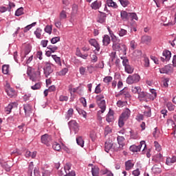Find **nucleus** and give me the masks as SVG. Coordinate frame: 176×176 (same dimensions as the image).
I'll return each instance as SVG.
<instances>
[{
  "instance_id": "nucleus-60",
  "label": "nucleus",
  "mask_w": 176,
  "mask_h": 176,
  "mask_svg": "<svg viewBox=\"0 0 176 176\" xmlns=\"http://www.w3.org/2000/svg\"><path fill=\"white\" fill-rule=\"evenodd\" d=\"M63 1V8L65 9V10H68V8H67V6H69V0H62Z\"/></svg>"
},
{
  "instance_id": "nucleus-23",
  "label": "nucleus",
  "mask_w": 176,
  "mask_h": 176,
  "mask_svg": "<svg viewBox=\"0 0 176 176\" xmlns=\"http://www.w3.org/2000/svg\"><path fill=\"white\" fill-rule=\"evenodd\" d=\"M120 54H123V56H126L127 54V47L124 44H121V47L118 50Z\"/></svg>"
},
{
  "instance_id": "nucleus-7",
  "label": "nucleus",
  "mask_w": 176,
  "mask_h": 176,
  "mask_svg": "<svg viewBox=\"0 0 176 176\" xmlns=\"http://www.w3.org/2000/svg\"><path fill=\"white\" fill-rule=\"evenodd\" d=\"M162 56L163 57L160 58L162 63H164L166 61H170V58H171V52L168 50H164L162 53Z\"/></svg>"
},
{
  "instance_id": "nucleus-26",
  "label": "nucleus",
  "mask_w": 176,
  "mask_h": 176,
  "mask_svg": "<svg viewBox=\"0 0 176 176\" xmlns=\"http://www.w3.org/2000/svg\"><path fill=\"white\" fill-rule=\"evenodd\" d=\"M144 108L145 111H143L144 116H146L147 118H151V116H152L151 107H149L148 106H144Z\"/></svg>"
},
{
  "instance_id": "nucleus-64",
  "label": "nucleus",
  "mask_w": 176,
  "mask_h": 176,
  "mask_svg": "<svg viewBox=\"0 0 176 176\" xmlns=\"http://www.w3.org/2000/svg\"><path fill=\"white\" fill-rule=\"evenodd\" d=\"M62 175H64V176H75V175H76V173H75V171H74V170H70V171H69L67 173H62Z\"/></svg>"
},
{
  "instance_id": "nucleus-53",
  "label": "nucleus",
  "mask_w": 176,
  "mask_h": 176,
  "mask_svg": "<svg viewBox=\"0 0 176 176\" xmlns=\"http://www.w3.org/2000/svg\"><path fill=\"white\" fill-rule=\"evenodd\" d=\"M150 93H151V97L150 98L151 100H155L156 97H157V93L153 89H150Z\"/></svg>"
},
{
  "instance_id": "nucleus-19",
  "label": "nucleus",
  "mask_w": 176,
  "mask_h": 176,
  "mask_svg": "<svg viewBox=\"0 0 176 176\" xmlns=\"http://www.w3.org/2000/svg\"><path fill=\"white\" fill-rule=\"evenodd\" d=\"M152 171L154 174H160L162 173V166L155 164L152 168Z\"/></svg>"
},
{
  "instance_id": "nucleus-30",
  "label": "nucleus",
  "mask_w": 176,
  "mask_h": 176,
  "mask_svg": "<svg viewBox=\"0 0 176 176\" xmlns=\"http://www.w3.org/2000/svg\"><path fill=\"white\" fill-rule=\"evenodd\" d=\"M30 76V80H32V82H36L37 80H39V76L37 75L36 73H33L32 74H28Z\"/></svg>"
},
{
  "instance_id": "nucleus-32",
  "label": "nucleus",
  "mask_w": 176,
  "mask_h": 176,
  "mask_svg": "<svg viewBox=\"0 0 176 176\" xmlns=\"http://www.w3.org/2000/svg\"><path fill=\"white\" fill-rule=\"evenodd\" d=\"M25 156V157H32V159H35V157H36V151H34L32 153H31V151H26Z\"/></svg>"
},
{
  "instance_id": "nucleus-1",
  "label": "nucleus",
  "mask_w": 176,
  "mask_h": 176,
  "mask_svg": "<svg viewBox=\"0 0 176 176\" xmlns=\"http://www.w3.org/2000/svg\"><path fill=\"white\" fill-rule=\"evenodd\" d=\"M141 80V76L138 74L129 75L126 78V83L128 85H133L134 83H138Z\"/></svg>"
},
{
  "instance_id": "nucleus-38",
  "label": "nucleus",
  "mask_w": 176,
  "mask_h": 176,
  "mask_svg": "<svg viewBox=\"0 0 176 176\" xmlns=\"http://www.w3.org/2000/svg\"><path fill=\"white\" fill-rule=\"evenodd\" d=\"M153 159H154V160H155V162L157 163H160V162H163V160H164L163 155H162V153H159V154L156 155Z\"/></svg>"
},
{
  "instance_id": "nucleus-31",
  "label": "nucleus",
  "mask_w": 176,
  "mask_h": 176,
  "mask_svg": "<svg viewBox=\"0 0 176 176\" xmlns=\"http://www.w3.org/2000/svg\"><path fill=\"white\" fill-rule=\"evenodd\" d=\"M91 174L93 176L100 175V168L98 166H94L91 168Z\"/></svg>"
},
{
  "instance_id": "nucleus-46",
  "label": "nucleus",
  "mask_w": 176,
  "mask_h": 176,
  "mask_svg": "<svg viewBox=\"0 0 176 176\" xmlns=\"http://www.w3.org/2000/svg\"><path fill=\"white\" fill-rule=\"evenodd\" d=\"M125 72L127 74H133L134 72V68L131 67L130 65L124 67Z\"/></svg>"
},
{
  "instance_id": "nucleus-50",
  "label": "nucleus",
  "mask_w": 176,
  "mask_h": 176,
  "mask_svg": "<svg viewBox=\"0 0 176 176\" xmlns=\"http://www.w3.org/2000/svg\"><path fill=\"white\" fill-rule=\"evenodd\" d=\"M2 72L4 74V75H8L9 74V65H3Z\"/></svg>"
},
{
  "instance_id": "nucleus-27",
  "label": "nucleus",
  "mask_w": 176,
  "mask_h": 176,
  "mask_svg": "<svg viewBox=\"0 0 176 176\" xmlns=\"http://www.w3.org/2000/svg\"><path fill=\"white\" fill-rule=\"evenodd\" d=\"M106 3L109 8H113V9H118V4L113 1V0H107Z\"/></svg>"
},
{
  "instance_id": "nucleus-10",
  "label": "nucleus",
  "mask_w": 176,
  "mask_h": 176,
  "mask_svg": "<svg viewBox=\"0 0 176 176\" xmlns=\"http://www.w3.org/2000/svg\"><path fill=\"white\" fill-rule=\"evenodd\" d=\"M98 105L99 108L101 109L99 111V112H101V113H104V112H105V110L107 109V104L105 103V100H102L98 102Z\"/></svg>"
},
{
  "instance_id": "nucleus-51",
  "label": "nucleus",
  "mask_w": 176,
  "mask_h": 176,
  "mask_svg": "<svg viewBox=\"0 0 176 176\" xmlns=\"http://www.w3.org/2000/svg\"><path fill=\"white\" fill-rule=\"evenodd\" d=\"M118 34L119 35V36H126V34H127V30L123 29V28H120L118 32Z\"/></svg>"
},
{
  "instance_id": "nucleus-45",
  "label": "nucleus",
  "mask_w": 176,
  "mask_h": 176,
  "mask_svg": "<svg viewBox=\"0 0 176 176\" xmlns=\"http://www.w3.org/2000/svg\"><path fill=\"white\" fill-rule=\"evenodd\" d=\"M8 97H14V96H16V91H14V89H13L12 88H11L10 89H8V91H6Z\"/></svg>"
},
{
  "instance_id": "nucleus-6",
  "label": "nucleus",
  "mask_w": 176,
  "mask_h": 176,
  "mask_svg": "<svg viewBox=\"0 0 176 176\" xmlns=\"http://www.w3.org/2000/svg\"><path fill=\"white\" fill-rule=\"evenodd\" d=\"M41 141L42 144H44V145L50 146V144H52V135L45 133L41 135Z\"/></svg>"
},
{
  "instance_id": "nucleus-29",
  "label": "nucleus",
  "mask_w": 176,
  "mask_h": 176,
  "mask_svg": "<svg viewBox=\"0 0 176 176\" xmlns=\"http://www.w3.org/2000/svg\"><path fill=\"white\" fill-rule=\"evenodd\" d=\"M161 136H162V133H160V130H159V129H157V127H155L153 132V137H154V138L157 139V138H160V137H161Z\"/></svg>"
},
{
  "instance_id": "nucleus-20",
  "label": "nucleus",
  "mask_w": 176,
  "mask_h": 176,
  "mask_svg": "<svg viewBox=\"0 0 176 176\" xmlns=\"http://www.w3.org/2000/svg\"><path fill=\"white\" fill-rule=\"evenodd\" d=\"M105 20H107V14H105V12H101L97 21L98 23H100V24H102L105 23Z\"/></svg>"
},
{
  "instance_id": "nucleus-39",
  "label": "nucleus",
  "mask_w": 176,
  "mask_h": 176,
  "mask_svg": "<svg viewBox=\"0 0 176 176\" xmlns=\"http://www.w3.org/2000/svg\"><path fill=\"white\" fill-rule=\"evenodd\" d=\"M52 58L54 60L55 63L58 64V65L61 67V58L60 57L57 56V55H52Z\"/></svg>"
},
{
  "instance_id": "nucleus-12",
  "label": "nucleus",
  "mask_w": 176,
  "mask_h": 176,
  "mask_svg": "<svg viewBox=\"0 0 176 176\" xmlns=\"http://www.w3.org/2000/svg\"><path fill=\"white\" fill-rule=\"evenodd\" d=\"M13 108H17V103L16 102H11L10 103L6 108L5 111L6 112L9 114L10 112H12V109Z\"/></svg>"
},
{
  "instance_id": "nucleus-34",
  "label": "nucleus",
  "mask_w": 176,
  "mask_h": 176,
  "mask_svg": "<svg viewBox=\"0 0 176 176\" xmlns=\"http://www.w3.org/2000/svg\"><path fill=\"white\" fill-rule=\"evenodd\" d=\"M71 171V164H66L64 166V168L61 170V173H64V174H67Z\"/></svg>"
},
{
  "instance_id": "nucleus-58",
  "label": "nucleus",
  "mask_w": 176,
  "mask_h": 176,
  "mask_svg": "<svg viewBox=\"0 0 176 176\" xmlns=\"http://www.w3.org/2000/svg\"><path fill=\"white\" fill-rule=\"evenodd\" d=\"M47 48L49 49L51 53H54V52L58 49L56 45H48Z\"/></svg>"
},
{
  "instance_id": "nucleus-14",
  "label": "nucleus",
  "mask_w": 176,
  "mask_h": 176,
  "mask_svg": "<svg viewBox=\"0 0 176 176\" xmlns=\"http://www.w3.org/2000/svg\"><path fill=\"white\" fill-rule=\"evenodd\" d=\"M130 16V12H127L126 11L122 10L120 12V16L123 21H129V17Z\"/></svg>"
},
{
  "instance_id": "nucleus-63",
  "label": "nucleus",
  "mask_w": 176,
  "mask_h": 176,
  "mask_svg": "<svg viewBox=\"0 0 176 176\" xmlns=\"http://www.w3.org/2000/svg\"><path fill=\"white\" fill-rule=\"evenodd\" d=\"M32 90H39L41 89L40 82H36L34 85L31 87Z\"/></svg>"
},
{
  "instance_id": "nucleus-47",
  "label": "nucleus",
  "mask_w": 176,
  "mask_h": 176,
  "mask_svg": "<svg viewBox=\"0 0 176 176\" xmlns=\"http://www.w3.org/2000/svg\"><path fill=\"white\" fill-rule=\"evenodd\" d=\"M127 120L126 118L120 116L118 120V126L119 127H123L124 126V122Z\"/></svg>"
},
{
  "instance_id": "nucleus-54",
  "label": "nucleus",
  "mask_w": 176,
  "mask_h": 176,
  "mask_svg": "<svg viewBox=\"0 0 176 176\" xmlns=\"http://www.w3.org/2000/svg\"><path fill=\"white\" fill-rule=\"evenodd\" d=\"M126 105H127L126 101L118 100L117 102V106L119 107L120 108H123V107H126Z\"/></svg>"
},
{
  "instance_id": "nucleus-57",
  "label": "nucleus",
  "mask_w": 176,
  "mask_h": 176,
  "mask_svg": "<svg viewBox=\"0 0 176 176\" xmlns=\"http://www.w3.org/2000/svg\"><path fill=\"white\" fill-rule=\"evenodd\" d=\"M167 124L168 126H172L173 129H174V130H175V129H176L175 122H174V121L173 120H171V119L167 120Z\"/></svg>"
},
{
  "instance_id": "nucleus-2",
  "label": "nucleus",
  "mask_w": 176,
  "mask_h": 176,
  "mask_svg": "<svg viewBox=\"0 0 176 176\" xmlns=\"http://www.w3.org/2000/svg\"><path fill=\"white\" fill-rule=\"evenodd\" d=\"M44 64V74L45 75V78H48L50 74H53V68H52L53 64L50 63V62H45Z\"/></svg>"
},
{
  "instance_id": "nucleus-35",
  "label": "nucleus",
  "mask_w": 176,
  "mask_h": 176,
  "mask_svg": "<svg viewBox=\"0 0 176 176\" xmlns=\"http://www.w3.org/2000/svg\"><path fill=\"white\" fill-rule=\"evenodd\" d=\"M76 143L81 146V148L85 146V140H83V138L81 136L76 138Z\"/></svg>"
},
{
  "instance_id": "nucleus-8",
  "label": "nucleus",
  "mask_w": 176,
  "mask_h": 176,
  "mask_svg": "<svg viewBox=\"0 0 176 176\" xmlns=\"http://www.w3.org/2000/svg\"><path fill=\"white\" fill-rule=\"evenodd\" d=\"M89 45H91V46H93L94 47H95V50H96V52H100V50L101 48L97 40H96L95 38H90L89 40Z\"/></svg>"
},
{
  "instance_id": "nucleus-36",
  "label": "nucleus",
  "mask_w": 176,
  "mask_h": 176,
  "mask_svg": "<svg viewBox=\"0 0 176 176\" xmlns=\"http://www.w3.org/2000/svg\"><path fill=\"white\" fill-rule=\"evenodd\" d=\"M129 20L133 21L135 20L136 21H138V16H137V14L135 12H129Z\"/></svg>"
},
{
  "instance_id": "nucleus-61",
  "label": "nucleus",
  "mask_w": 176,
  "mask_h": 176,
  "mask_svg": "<svg viewBox=\"0 0 176 176\" xmlns=\"http://www.w3.org/2000/svg\"><path fill=\"white\" fill-rule=\"evenodd\" d=\"M54 24L56 28H61V19H55Z\"/></svg>"
},
{
  "instance_id": "nucleus-49",
  "label": "nucleus",
  "mask_w": 176,
  "mask_h": 176,
  "mask_svg": "<svg viewBox=\"0 0 176 176\" xmlns=\"http://www.w3.org/2000/svg\"><path fill=\"white\" fill-rule=\"evenodd\" d=\"M131 91H132V93H133V94H138L141 92V87H132Z\"/></svg>"
},
{
  "instance_id": "nucleus-3",
  "label": "nucleus",
  "mask_w": 176,
  "mask_h": 176,
  "mask_svg": "<svg viewBox=\"0 0 176 176\" xmlns=\"http://www.w3.org/2000/svg\"><path fill=\"white\" fill-rule=\"evenodd\" d=\"M68 126L70 129V131H74L75 134H78L79 132V124L74 120H72L68 122Z\"/></svg>"
},
{
  "instance_id": "nucleus-17",
  "label": "nucleus",
  "mask_w": 176,
  "mask_h": 176,
  "mask_svg": "<svg viewBox=\"0 0 176 176\" xmlns=\"http://www.w3.org/2000/svg\"><path fill=\"white\" fill-rule=\"evenodd\" d=\"M112 146H113V143L112 141H107L104 144V151L107 153L109 152V150L112 148Z\"/></svg>"
},
{
  "instance_id": "nucleus-11",
  "label": "nucleus",
  "mask_w": 176,
  "mask_h": 176,
  "mask_svg": "<svg viewBox=\"0 0 176 176\" xmlns=\"http://www.w3.org/2000/svg\"><path fill=\"white\" fill-rule=\"evenodd\" d=\"M23 109L26 116H30L32 113V107L29 104H23Z\"/></svg>"
},
{
  "instance_id": "nucleus-9",
  "label": "nucleus",
  "mask_w": 176,
  "mask_h": 176,
  "mask_svg": "<svg viewBox=\"0 0 176 176\" xmlns=\"http://www.w3.org/2000/svg\"><path fill=\"white\" fill-rule=\"evenodd\" d=\"M160 74H170L173 72V66L171 65H167L164 67L160 69Z\"/></svg>"
},
{
  "instance_id": "nucleus-62",
  "label": "nucleus",
  "mask_w": 176,
  "mask_h": 176,
  "mask_svg": "<svg viewBox=\"0 0 176 176\" xmlns=\"http://www.w3.org/2000/svg\"><path fill=\"white\" fill-rule=\"evenodd\" d=\"M132 140H138V133L130 131Z\"/></svg>"
},
{
  "instance_id": "nucleus-16",
  "label": "nucleus",
  "mask_w": 176,
  "mask_h": 176,
  "mask_svg": "<svg viewBox=\"0 0 176 176\" xmlns=\"http://www.w3.org/2000/svg\"><path fill=\"white\" fill-rule=\"evenodd\" d=\"M101 5H102L101 1H95L91 4V8L94 10H97L101 8Z\"/></svg>"
},
{
  "instance_id": "nucleus-13",
  "label": "nucleus",
  "mask_w": 176,
  "mask_h": 176,
  "mask_svg": "<svg viewBox=\"0 0 176 176\" xmlns=\"http://www.w3.org/2000/svg\"><path fill=\"white\" fill-rule=\"evenodd\" d=\"M174 163H176V156L168 157L166 160V166H173Z\"/></svg>"
},
{
  "instance_id": "nucleus-52",
  "label": "nucleus",
  "mask_w": 176,
  "mask_h": 176,
  "mask_svg": "<svg viewBox=\"0 0 176 176\" xmlns=\"http://www.w3.org/2000/svg\"><path fill=\"white\" fill-rule=\"evenodd\" d=\"M113 78H112V76H105L103 79V82L104 83H106L107 85H109L110 82H112V80Z\"/></svg>"
},
{
  "instance_id": "nucleus-37",
  "label": "nucleus",
  "mask_w": 176,
  "mask_h": 176,
  "mask_svg": "<svg viewBox=\"0 0 176 176\" xmlns=\"http://www.w3.org/2000/svg\"><path fill=\"white\" fill-rule=\"evenodd\" d=\"M33 170H34V162H31L28 166V176H32Z\"/></svg>"
},
{
  "instance_id": "nucleus-18",
  "label": "nucleus",
  "mask_w": 176,
  "mask_h": 176,
  "mask_svg": "<svg viewBox=\"0 0 176 176\" xmlns=\"http://www.w3.org/2000/svg\"><path fill=\"white\" fill-rule=\"evenodd\" d=\"M142 42L145 43V45H149L152 42V37L151 36H143L142 37Z\"/></svg>"
},
{
  "instance_id": "nucleus-24",
  "label": "nucleus",
  "mask_w": 176,
  "mask_h": 176,
  "mask_svg": "<svg viewBox=\"0 0 176 176\" xmlns=\"http://www.w3.org/2000/svg\"><path fill=\"white\" fill-rule=\"evenodd\" d=\"M120 54H123V56H126L127 54V47L124 44H121V47L118 50Z\"/></svg>"
},
{
  "instance_id": "nucleus-44",
  "label": "nucleus",
  "mask_w": 176,
  "mask_h": 176,
  "mask_svg": "<svg viewBox=\"0 0 176 176\" xmlns=\"http://www.w3.org/2000/svg\"><path fill=\"white\" fill-rule=\"evenodd\" d=\"M121 60H122V65L125 67H127V65H130V63L129 62V60L125 56H120Z\"/></svg>"
},
{
  "instance_id": "nucleus-48",
  "label": "nucleus",
  "mask_w": 176,
  "mask_h": 176,
  "mask_svg": "<svg viewBox=\"0 0 176 176\" xmlns=\"http://www.w3.org/2000/svg\"><path fill=\"white\" fill-rule=\"evenodd\" d=\"M67 73H68V68L65 67L62 70L58 72L57 74L59 76H64L67 75Z\"/></svg>"
},
{
  "instance_id": "nucleus-25",
  "label": "nucleus",
  "mask_w": 176,
  "mask_h": 176,
  "mask_svg": "<svg viewBox=\"0 0 176 176\" xmlns=\"http://www.w3.org/2000/svg\"><path fill=\"white\" fill-rule=\"evenodd\" d=\"M72 116H74V109L70 108L68 109V111L65 113L66 120H69V119H71Z\"/></svg>"
},
{
  "instance_id": "nucleus-59",
  "label": "nucleus",
  "mask_w": 176,
  "mask_h": 176,
  "mask_svg": "<svg viewBox=\"0 0 176 176\" xmlns=\"http://www.w3.org/2000/svg\"><path fill=\"white\" fill-rule=\"evenodd\" d=\"M166 107L168 109V111H173L174 109H175V105L173 104L171 102H168L166 104Z\"/></svg>"
},
{
  "instance_id": "nucleus-21",
  "label": "nucleus",
  "mask_w": 176,
  "mask_h": 176,
  "mask_svg": "<svg viewBox=\"0 0 176 176\" xmlns=\"http://www.w3.org/2000/svg\"><path fill=\"white\" fill-rule=\"evenodd\" d=\"M102 43L104 46H108V45L111 43V38L109 36H108V34L104 35L102 38Z\"/></svg>"
},
{
  "instance_id": "nucleus-15",
  "label": "nucleus",
  "mask_w": 176,
  "mask_h": 176,
  "mask_svg": "<svg viewBox=\"0 0 176 176\" xmlns=\"http://www.w3.org/2000/svg\"><path fill=\"white\" fill-rule=\"evenodd\" d=\"M133 167H134V162H133V160H129L125 162V170L126 171H130Z\"/></svg>"
},
{
  "instance_id": "nucleus-40",
  "label": "nucleus",
  "mask_w": 176,
  "mask_h": 176,
  "mask_svg": "<svg viewBox=\"0 0 176 176\" xmlns=\"http://www.w3.org/2000/svg\"><path fill=\"white\" fill-rule=\"evenodd\" d=\"M22 14H24V8L23 7H21L16 10L15 16L19 17V16H21Z\"/></svg>"
},
{
  "instance_id": "nucleus-55",
  "label": "nucleus",
  "mask_w": 176,
  "mask_h": 176,
  "mask_svg": "<svg viewBox=\"0 0 176 176\" xmlns=\"http://www.w3.org/2000/svg\"><path fill=\"white\" fill-rule=\"evenodd\" d=\"M77 112L79 113V115H82L83 118H86L87 116V113L85 111V110L81 109H76Z\"/></svg>"
},
{
  "instance_id": "nucleus-33",
  "label": "nucleus",
  "mask_w": 176,
  "mask_h": 176,
  "mask_svg": "<svg viewBox=\"0 0 176 176\" xmlns=\"http://www.w3.org/2000/svg\"><path fill=\"white\" fill-rule=\"evenodd\" d=\"M34 35L37 39H42V29L40 28H36V31H34Z\"/></svg>"
},
{
  "instance_id": "nucleus-5",
  "label": "nucleus",
  "mask_w": 176,
  "mask_h": 176,
  "mask_svg": "<svg viewBox=\"0 0 176 176\" xmlns=\"http://www.w3.org/2000/svg\"><path fill=\"white\" fill-rule=\"evenodd\" d=\"M117 141L118 144V146L113 147L114 151L116 152L119 151H123V148L124 146V137L123 136H118Z\"/></svg>"
},
{
  "instance_id": "nucleus-22",
  "label": "nucleus",
  "mask_w": 176,
  "mask_h": 176,
  "mask_svg": "<svg viewBox=\"0 0 176 176\" xmlns=\"http://www.w3.org/2000/svg\"><path fill=\"white\" fill-rule=\"evenodd\" d=\"M110 64H112L113 65V63H115V60L118 58V55H116V52H112L110 54Z\"/></svg>"
},
{
  "instance_id": "nucleus-43",
  "label": "nucleus",
  "mask_w": 176,
  "mask_h": 176,
  "mask_svg": "<svg viewBox=\"0 0 176 176\" xmlns=\"http://www.w3.org/2000/svg\"><path fill=\"white\" fill-rule=\"evenodd\" d=\"M67 19V11L63 10L59 14V19L65 20Z\"/></svg>"
},
{
  "instance_id": "nucleus-42",
  "label": "nucleus",
  "mask_w": 176,
  "mask_h": 176,
  "mask_svg": "<svg viewBox=\"0 0 176 176\" xmlns=\"http://www.w3.org/2000/svg\"><path fill=\"white\" fill-rule=\"evenodd\" d=\"M36 25V22H34L30 25H28L26 27H25L23 29V32H28V31H30V30H31L32 27H35Z\"/></svg>"
},
{
  "instance_id": "nucleus-56",
  "label": "nucleus",
  "mask_w": 176,
  "mask_h": 176,
  "mask_svg": "<svg viewBox=\"0 0 176 176\" xmlns=\"http://www.w3.org/2000/svg\"><path fill=\"white\" fill-rule=\"evenodd\" d=\"M52 148L53 149H54V151H60L61 149V146L60 145V144L55 142L52 144Z\"/></svg>"
},
{
  "instance_id": "nucleus-4",
  "label": "nucleus",
  "mask_w": 176,
  "mask_h": 176,
  "mask_svg": "<svg viewBox=\"0 0 176 176\" xmlns=\"http://www.w3.org/2000/svg\"><path fill=\"white\" fill-rule=\"evenodd\" d=\"M142 146H144V148L142 151H145V148H146V144H145V141L142 140L140 142V145L137 146V145H132L130 146L129 150L131 151V152H140V151H141V148H142Z\"/></svg>"
},
{
  "instance_id": "nucleus-28",
  "label": "nucleus",
  "mask_w": 176,
  "mask_h": 176,
  "mask_svg": "<svg viewBox=\"0 0 176 176\" xmlns=\"http://www.w3.org/2000/svg\"><path fill=\"white\" fill-rule=\"evenodd\" d=\"M131 113V111L129 109H126L122 113L121 117L124 118V119H129L130 118V115Z\"/></svg>"
},
{
  "instance_id": "nucleus-41",
  "label": "nucleus",
  "mask_w": 176,
  "mask_h": 176,
  "mask_svg": "<svg viewBox=\"0 0 176 176\" xmlns=\"http://www.w3.org/2000/svg\"><path fill=\"white\" fill-rule=\"evenodd\" d=\"M122 46V43H113L112 49L114 50V52H119V50L120 49Z\"/></svg>"
}]
</instances>
